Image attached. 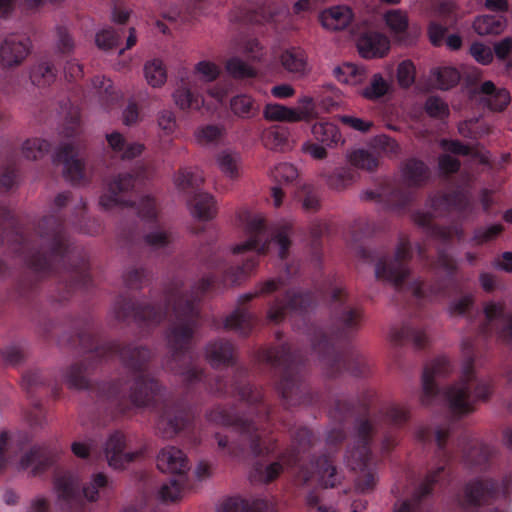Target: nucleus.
<instances>
[{"label":"nucleus","mask_w":512,"mask_h":512,"mask_svg":"<svg viewBox=\"0 0 512 512\" xmlns=\"http://www.w3.org/2000/svg\"><path fill=\"white\" fill-rule=\"evenodd\" d=\"M313 445V434L300 427L290 439V475L295 473L296 467L299 473L295 477L297 484H307L314 474H317L319 482L325 488H333L341 481V474L331 459L326 455L311 458L310 449Z\"/></svg>","instance_id":"nucleus-10"},{"label":"nucleus","mask_w":512,"mask_h":512,"mask_svg":"<svg viewBox=\"0 0 512 512\" xmlns=\"http://www.w3.org/2000/svg\"><path fill=\"white\" fill-rule=\"evenodd\" d=\"M216 162L220 171L230 179L240 176L241 155L230 149L220 151L216 156Z\"/></svg>","instance_id":"nucleus-38"},{"label":"nucleus","mask_w":512,"mask_h":512,"mask_svg":"<svg viewBox=\"0 0 512 512\" xmlns=\"http://www.w3.org/2000/svg\"><path fill=\"white\" fill-rule=\"evenodd\" d=\"M261 295L274 296L267 312L268 320L274 324L282 322L288 310V284L281 279H271L262 283L255 292L245 293L239 297L238 307L224 320V328L233 330L242 337L249 336L256 323V317L245 305Z\"/></svg>","instance_id":"nucleus-9"},{"label":"nucleus","mask_w":512,"mask_h":512,"mask_svg":"<svg viewBox=\"0 0 512 512\" xmlns=\"http://www.w3.org/2000/svg\"><path fill=\"white\" fill-rule=\"evenodd\" d=\"M306 354L290 350V406L315 405L322 401L319 393L313 392L305 381Z\"/></svg>","instance_id":"nucleus-18"},{"label":"nucleus","mask_w":512,"mask_h":512,"mask_svg":"<svg viewBox=\"0 0 512 512\" xmlns=\"http://www.w3.org/2000/svg\"><path fill=\"white\" fill-rule=\"evenodd\" d=\"M387 40L379 33L365 34L358 41V51L363 58L371 59L375 57H382L383 53L380 51L379 45L387 48Z\"/></svg>","instance_id":"nucleus-40"},{"label":"nucleus","mask_w":512,"mask_h":512,"mask_svg":"<svg viewBox=\"0 0 512 512\" xmlns=\"http://www.w3.org/2000/svg\"><path fill=\"white\" fill-rule=\"evenodd\" d=\"M191 414L184 400L176 403L165 399L156 428L164 438H171L189 427Z\"/></svg>","instance_id":"nucleus-20"},{"label":"nucleus","mask_w":512,"mask_h":512,"mask_svg":"<svg viewBox=\"0 0 512 512\" xmlns=\"http://www.w3.org/2000/svg\"><path fill=\"white\" fill-rule=\"evenodd\" d=\"M432 212L424 213L417 211L413 213L414 223L423 229L431 240L443 246L449 245L455 236L459 240L464 237V230L460 225L441 227L433 223V216L441 215L444 212L456 211L461 214H468L472 211V204L467 194L461 190L450 193H438L429 199Z\"/></svg>","instance_id":"nucleus-11"},{"label":"nucleus","mask_w":512,"mask_h":512,"mask_svg":"<svg viewBox=\"0 0 512 512\" xmlns=\"http://www.w3.org/2000/svg\"><path fill=\"white\" fill-rule=\"evenodd\" d=\"M222 135L223 129L211 124L198 129L195 133L197 141L203 145L216 143Z\"/></svg>","instance_id":"nucleus-63"},{"label":"nucleus","mask_w":512,"mask_h":512,"mask_svg":"<svg viewBox=\"0 0 512 512\" xmlns=\"http://www.w3.org/2000/svg\"><path fill=\"white\" fill-rule=\"evenodd\" d=\"M56 448L47 445H35L25 453L19 463L22 470L31 469L33 475H40L58 461Z\"/></svg>","instance_id":"nucleus-25"},{"label":"nucleus","mask_w":512,"mask_h":512,"mask_svg":"<svg viewBox=\"0 0 512 512\" xmlns=\"http://www.w3.org/2000/svg\"><path fill=\"white\" fill-rule=\"evenodd\" d=\"M311 132L315 140L327 148H335L344 143L339 128L331 122H317L312 126Z\"/></svg>","instance_id":"nucleus-35"},{"label":"nucleus","mask_w":512,"mask_h":512,"mask_svg":"<svg viewBox=\"0 0 512 512\" xmlns=\"http://www.w3.org/2000/svg\"><path fill=\"white\" fill-rule=\"evenodd\" d=\"M432 74L435 77L437 87L441 90H449L460 81V73L453 67L437 68Z\"/></svg>","instance_id":"nucleus-49"},{"label":"nucleus","mask_w":512,"mask_h":512,"mask_svg":"<svg viewBox=\"0 0 512 512\" xmlns=\"http://www.w3.org/2000/svg\"><path fill=\"white\" fill-rule=\"evenodd\" d=\"M271 504L265 499H255L249 502L241 497L234 496L224 499L217 512H270Z\"/></svg>","instance_id":"nucleus-32"},{"label":"nucleus","mask_w":512,"mask_h":512,"mask_svg":"<svg viewBox=\"0 0 512 512\" xmlns=\"http://www.w3.org/2000/svg\"><path fill=\"white\" fill-rule=\"evenodd\" d=\"M297 169L290 164V184L295 188L294 198L306 212H316L320 209V194L318 189L309 182L298 179Z\"/></svg>","instance_id":"nucleus-28"},{"label":"nucleus","mask_w":512,"mask_h":512,"mask_svg":"<svg viewBox=\"0 0 512 512\" xmlns=\"http://www.w3.org/2000/svg\"><path fill=\"white\" fill-rule=\"evenodd\" d=\"M424 110L431 118L444 119L449 115V107L438 96H429L424 104Z\"/></svg>","instance_id":"nucleus-58"},{"label":"nucleus","mask_w":512,"mask_h":512,"mask_svg":"<svg viewBox=\"0 0 512 512\" xmlns=\"http://www.w3.org/2000/svg\"><path fill=\"white\" fill-rule=\"evenodd\" d=\"M473 94H481L480 103L493 111H503L510 102V93L505 88H497L492 81H485L472 90Z\"/></svg>","instance_id":"nucleus-30"},{"label":"nucleus","mask_w":512,"mask_h":512,"mask_svg":"<svg viewBox=\"0 0 512 512\" xmlns=\"http://www.w3.org/2000/svg\"><path fill=\"white\" fill-rule=\"evenodd\" d=\"M288 139V130L281 125H273L265 133V145L272 150L283 151L286 147Z\"/></svg>","instance_id":"nucleus-47"},{"label":"nucleus","mask_w":512,"mask_h":512,"mask_svg":"<svg viewBox=\"0 0 512 512\" xmlns=\"http://www.w3.org/2000/svg\"><path fill=\"white\" fill-rule=\"evenodd\" d=\"M204 354L207 362L214 369L234 367L237 364L235 345L223 338L208 342L205 346Z\"/></svg>","instance_id":"nucleus-27"},{"label":"nucleus","mask_w":512,"mask_h":512,"mask_svg":"<svg viewBox=\"0 0 512 512\" xmlns=\"http://www.w3.org/2000/svg\"><path fill=\"white\" fill-rule=\"evenodd\" d=\"M232 112L242 118H252L259 113V106L246 94L233 97L230 101Z\"/></svg>","instance_id":"nucleus-43"},{"label":"nucleus","mask_w":512,"mask_h":512,"mask_svg":"<svg viewBox=\"0 0 512 512\" xmlns=\"http://www.w3.org/2000/svg\"><path fill=\"white\" fill-rule=\"evenodd\" d=\"M145 78L152 87H161L167 79L166 69L162 61L154 59L144 66Z\"/></svg>","instance_id":"nucleus-46"},{"label":"nucleus","mask_w":512,"mask_h":512,"mask_svg":"<svg viewBox=\"0 0 512 512\" xmlns=\"http://www.w3.org/2000/svg\"><path fill=\"white\" fill-rule=\"evenodd\" d=\"M93 88L96 90L98 97L108 103L117 99L112 81L104 76H96L92 80Z\"/></svg>","instance_id":"nucleus-57"},{"label":"nucleus","mask_w":512,"mask_h":512,"mask_svg":"<svg viewBox=\"0 0 512 512\" xmlns=\"http://www.w3.org/2000/svg\"><path fill=\"white\" fill-rule=\"evenodd\" d=\"M486 327L484 332L494 331L507 343H512V314L507 312L501 303L487 302L484 306Z\"/></svg>","instance_id":"nucleus-23"},{"label":"nucleus","mask_w":512,"mask_h":512,"mask_svg":"<svg viewBox=\"0 0 512 512\" xmlns=\"http://www.w3.org/2000/svg\"><path fill=\"white\" fill-rule=\"evenodd\" d=\"M447 475L444 464L429 472L425 480L416 486L412 497L403 501L394 512H432L430 498L433 486L444 480ZM306 502L310 507H317L316 512H335L332 507L319 505V497L313 491L308 493Z\"/></svg>","instance_id":"nucleus-15"},{"label":"nucleus","mask_w":512,"mask_h":512,"mask_svg":"<svg viewBox=\"0 0 512 512\" xmlns=\"http://www.w3.org/2000/svg\"><path fill=\"white\" fill-rule=\"evenodd\" d=\"M361 199L382 203L388 210L398 211L412 201V193L401 186H392L378 190H366L361 193Z\"/></svg>","instance_id":"nucleus-26"},{"label":"nucleus","mask_w":512,"mask_h":512,"mask_svg":"<svg viewBox=\"0 0 512 512\" xmlns=\"http://www.w3.org/2000/svg\"><path fill=\"white\" fill-rule=\"evenodd\" d=\"M173 98L176 105L182 110H199L204 104L202 94L184 82L176 89Z\"/></svg>","instance_id":"nucleus-36"},{"label":"nucleus","mask_w":512,"mask_h":512,"mask_svg":"<svg viewBox=\"0 0 512 512\" xmlns=\"http://www.w3.org/2000/svg\"><path fill=\"white\" fill-rule=\"evenodd\" d=\"M329 402V417L335 426L328 430L326 441L329 445H338L347 437L345 425L356 415L367 412L369 404L366 399L355 400L344 394L331 395Z\"/></svg>","instance_id":"nucleus-17"},{"label":"nucleus","mask_w":512,"mask_h":512,"mask_svg":"<svg viewBox=\"0 0 512 512\" xmlns=\"http://www.w3.org/2000/svg\"><path fill=\"white\" fill-rule=\"evenodd\" d=\"M504 26L502 19L490 15L478 17L473 23L475 32L481 36L499 34L503 31Z\"/></svg>","instance_id":"nucleus-45"},{"label":"nucleus","mask_w":512,"mask_h":512,"mask_svg":"<svg viewBox=\"0 0 512 512\" xmlns=\"http://www.w3.org/2000/svg\"><path fill=\"white\" fill-rule=\"evenodd\" d=\"M385 22L395 33H402L408 27L407 16L400 10H390L385 14Z\"/></svg>","instance_id":"nucleus-64"},{"label":"nucleus","mask_w":512,"mask_h":512,"mask_svg":"<svg viewBox=\"0 0 512 512\" xmlns=\"http://www.w3.org/2000/svg\"><path fill=\"white\" fill-rule=\"evenodd\" d=\"M157 467L162 472L177 475L161 486L159 498L165 503L179 500L186 486V472L189 470L186 455L179 448L167 446L157 456Z\"/></svg>","instance_id":"nucleus-13"},{"label":"nucleus","mask_w":512,"mask_h":512,"mask_svg":"<svg viewBox=\"0 0 512 512\" xmlns=\"http://www.w3.org/2000/svg\"><path fill=\"white\" fill-rule=\"evenodd\" d=\"M465 363L460 379L445 390L439 388V381L452 371V365L446 357H438L427 364L422 373L421 403L424 406L444 404L458 417L474 410L478 400H486L491 393L490 384L479 378L473 367V343L470 339L462 341Z\"/></svg>","instance_id":"nucleus-5"},{"label":"nucleus","mask_w":512,"mask_h":512,"mask_svg":"<svg viewBox=\"0 0 512 512\" xmlns=\"http://www.w3.org/2000/svg\"><path fill=\"white\" fill-rule=\"evenodd\" d=\"M457 448L462 452L464 464L471 468L483 469L492 455V449L478 439L462 433L457 441Z\"/></svg>","instance_id":"nucleus-24"},{"label":"nucleus","mask_w":512,"mask_h":512,"mask_svg":"<svg viewBox=\"0 0 512 512\" xmlns=\"http://www.w3.org/2000/svg\"><path fill=\"white\" fill-rule=\"evenodd\" d=\"M429 176V168L422 160L410 158L402 166L404 184H398L397 186L406 188L413 194L411 188H418L424 185Z\"/></svg>","instance_id":"nucleus-31"},{"label":"nucleus","mask_w":512,"mask_h":512,"mask_svg":"<svg viewBox=\"0 0 512 512\" xmlns=\"http://www.w3.org/2000/svg\"><path fill=\"white\" fill-rule=\"evenodd\" d=\"M391 338L397 344L412 343L415 349H422L427 342L424 331L410 323L404 324L400 329H393Z\"/></svg>","instance_id":"nucleus-37"},{"label":"nucleus","mask_w":512,"mask_h":512,"mask_svg":"<svg viewBox=\"0 0 512 512\" xmlns=\"http://www.w3.org/2000/svg\"><path fill=\"white\" fill-rule=\"evenodd\" d=\"M53 487L59 508L72 512L81 508L84 498L95 502L101 495H106L112 490V482L104 473L98 472L81 489L77 474L57 466L54 470Z\"/></svg>","instance_id":"nucleus-12"},{"label":"nucleus","mask_w":512,"mask_h":512,"mask_svg":"<svg viewBox=\"0 0 512 512\" xmlns=\"http://www.w3.org/2000/svg\"><path fill=\"white\" fill-rule=\"evenodd\" d=\"M271 177L276 185L272 187L273 204L276 208L282 204L285 195V188L288 185V165L280 163L271 171Z\"/></svg>","instance_id":"nucleus-41"},{"label":"nucleus","mask_w":512,"mask_h":512,"mask_svg":"<svg viewBox=\"0 0 512 512\" xmlns=\"http://www.w3.org/2000/svg\"><path fill=\"white\" fill-rule=\"evenodd\" d=\"M317 116L318 111L316 110V105L311 97L305 96L299 100L296 108L290 107V122L306 120Z\"/></svg>","instance_id":"nucleus-50"},{"label":"nucleus","mask_w":512,"mask_h":512,"mask_svg":"<svg viewBox=\"0 0 512 512\" xmlns=\"http://www.w3.org/2000/svg\"><path fill=\"white\" fill-rule=\"evenodd\" d=\"M69 332L59 342H67L88 354L84 361L71 364L64 372L63 379L71 389H90L88 370L93 366L118 357L130 374V379H118L102 383L98 388L99 398L107 403L112 418L124 416L134 408H157L163 399L164 387L149 372L153 352L134 344L104 340L95 325L85 319H69Z\"/></svg>","instance_id":"nucleus-3"},{"label":"nucleus","mask_w":512,"mask_h":512,"mask_svg":"<svg viewBox=\"0 0 512 512\" xmlns=\"http://www.w3.org/2000/svg\"><path fill=\"white\" fill-rule=\"evenodd\" d=\"M262 359L269 364L275 371L279 372L281 377V394L283 398L287 397V390L285 387L288 381V344L282 341L262 354Z\"/></svg>","instance_id":"nucleus-29"},{"label":"nucleus","mask_w":512,"mask_h":512,"mask_svg":"<svg viewBox=\"0 0 512 512\" xmlns=\"http://www.w3.org/2000/svg\"><path fill=\"white\" fill-rule=\"evenodd\" d=\"M69 140L62 143L52 155L55 165H63V174L72 184H80L85 178L84 163L81 160L84 144L79 135V121L74 118L64 129Z\"/></svg>","instance_id":"nucleus-14"},{"label":"nucleus","mask_w":512,"mask_h":512,"mask_svg":"<svg viewBox=\"0 0 512 512\" xmlns=\"http://www.w3.org/2000/svg\"><path fill=\"white\" fill-rule=\"evenodd\" d=\"M408 412L401 407L391 406L383 416L370 418H356L353 446L346 452L347 465L352 470H359L355 479V488L359 493L366 494L374 490L377 475L371 466V442L381 434L383 449H390L394 445L392 436L386 435L382 419L395 427H400L408 420Z\"/></svg>","instance_id":"nucleus-7"},{"label":"nucleus","mask_w":512,"mask_h":512,"mask_svg":"<svg viewBox=\"0 0 512 512\" xmlns=\"http://www.w3.org/2000/svg\"><path fill=\"white\" fill-rule=\"evenodd\" d=\"M124 284L130 290H140L149 280V271L145 268H132L124 276Z\"/></svg>","instance_id":"nucleus-55"},{"label":"nucleus","mask_w":512,"mask_h":512,"mask_svg":"<svg viewBox=\"0 0 512 512\" xmlns=\"http://www.w3.org/2000/svg\"><path fill=\"white\" fill-rule=\"evenodd\" d=\"M352 11L347 6H334L322 11L319 15L321 25L331 31L344 30L352 20Z\"/></svg>","instance_id":"nucleus-33"},{"label":"nucleus","mask_w":512,"mask_h":512,"mask_svg":"<svg viewBox=\"0 0 512 512\" xmlns=\"http://www.w3.org/2000/svg\"><path fill=\"white\" fill-rule=\"evenodd\" d=\"M314 302L315 298L312 293L295 292L292 289H290V319L292 318V312H305L314 304Z\"/></svg>","instance_id":"nucleus-56"},{"label":"nucleus","mask_w":512,"mask_h":512,"mask_svg":"<svg viewBox=\"0 0 512 512\" xmlns=\"http://www.w3.org/2000/svg\"><path fill=\"white\" fill-rule=\"evenodd\" d=\"M225 68L228 74L236 79L252 78L256 76V71L238 57L228 59Z\"/></svg>","instance_id":"nucleus-52"},{"label":"nucleus","mask_w":512,"mask_h":512,"mask_svg":"<svg viewBox=\"0 0 512 512\" xmlns=\"http://www.w3.org/2000/svg\"><path fill=\"white\" fill-rule=\"evenodd\" d=\"M122 34V29L115 30L111 27L102 29L96 34V45L102 50H111L118 46Z\"/></svg>","instance_id":"nucleus-51"},{"label":"nucleus","mask_w":512,"mask_h":512,"mask_svg":"<svg viewBox=\"0 0 512 512\" xmlns=\"http://www.w3.org/2000/svg\"><path fill=\"white\" fill-rule=\"evenodd\" d=\"M397 81L402 88H409L415 81V66L410 60L402 61L397 67Z\"/></svg>","instance_id":"nucleus-62"},{"label":"nucleus","mask_w":512,"mask_h":512,"mask_svg":"<svg viewBox=\"0 0 512 512\" xmlns=\"http://www.w3.org/2000/svg\"><path fill=\"white\" fill-rule=\"evenodd\" d=\"M72 200V193H59L51 212L37 224L35 237L24 234L14 213L0 205V245L20 257L38 278L57 276L56 302L68 300L78 289L88 290L92 286L89 262L86 256L71 241L67 226L87 235L100 231L96 219L86 217V202L79 198L74 204L71 218L66 221L62 209Z\"/></svg>","instance_id":"nucleus-2"},{"label":"nucleus","mask_w":512,"mask_h":512,"mask_svg":"<svg viewBox=\"0 0 512 512\" xmlns=\"http://www.w3.org/2000/svg\"><path fill=\"white\" fill-rule=\"evenodd\" d=\"M31 41L20 34H9L0 44V65L13 68L22 64L31 52Z\"/></svg>","instance_id":"nucleus-22"},{"label":"nucleus","mask_w":512,"mask_h":512,"mask_svg":"<svg viewBox=\"0 0 512 512\" xmlns=\"http://www.w3.org/2000/svg\"><path fill=\"white\" fill-rule=\"evenodd\" d=\"M46 385V378L38 370H30L23 374L21 386L28 393L32 394L38 388Z\"/></svg>","instance_id":"nucleus-61"},{"label":"nucleus","mask_w":512,"mask_h":512,"mask_svg":"<svg viewBox=\"0 0 512 512\" xmlns=\"http://www.w3.org/2000/svg\"><path fill=\"white\" fill-rule=\"evenodd\" d=\"M56 73L57 70L52 63L41 61L31 69L30 79L34 85L45 87L54 82Z\"/></svg>","instance_id":"nucleus-42"},{"label":"nucleus","mask_w":512,"mask_h":512,"mask_svg":"<svg viewBox=\"0 0 512 512\" xmlns=\"http://www.w3.org/2000/svg\"><path fill=\"white\" fill-rule=\"evenodd\" d=\"M136 180V176L128 172L119 173L117 176L109 179L106 182L103 194L100 196L99 204L105 210L117 206H136L139 217L155 224L154 228L143 237L145 245L152 251L165 249L173 241L172 232L158 223V207L153 197L144 196L137 204L132 200L131 196Z\"/></svg>","instance_id":"nucleus-8"},{"label":"nucleus","mask_w":512,"mask_h":512,"mask_svg":"<svg viewBox=\"0 0 512 512\" xmlns=\"http://www.w3.org/2000/svg\"><path fill=\"white\" fill-rule=\"evenodd\" d=\"M109 147L123 160H131L142 154L144 145L139 142H127L119 132H112L106 135Z\"/></svg>","instance_id":"nucleus-34"},{"label":"nucleus","mask_w":512,"mask_h":512,"mask_svg":"<svg viewBox=\"0 0 512 512\" xmlns=\"http://www.w3.org/2000/svg\"><path fill=\"white\" fill-rule=\"evenodd\" d=\"M51 149V144L40 138L28 139L22 146V153L26 159L37 160L46 155Z\"/></svg>","instance_id":"nucleus-48"},{"label":"nucleus","mask_w":512,"mask_h":512,"mask_svg":"<svg viewBox=\"0 0 512 512\" xmlns=\"http://www.w3.org/2000/svg\"><path fill=\"white\" fill-rule=\"evenodd\" d=\"M356 172L352 167L336 168L332 173H321L326 185L333 190H343L355 181Z\"/></svg>","instance_id":"nucleus-39"},{"label":"nucleus","mask_w":512,"mask_h":512,"mask_svg":"<svg viewBox=\"0 0 512 512\" xmlns=\"http://www.w3.org/2000/svg\"><path fill=\"white\" fill-rule=\"evenodd\" d=\"M349 161L353 167L374 170L378 165L377 158L367 150L358 149L349 155Z\"/></svg>","instance_id":"nucleus-53"},{"label":"nucleus","mask_w":512,"mask_h":512,"mask_svg":"<svg viewBox=\"0 0 512 512\" xmlns=\"http://www.w3.org/2000/svg\"><path fill=\"white\" fill-rule=\"evenodd\" d=\"M503 230L501 224H491L488 226H481L474 230L471 239L476 245H482L495 239Z\"/></svg>","instance_id":"nucleus-59"},{"label":"nucleus","mask_w":512,"mask_h":512,"mask_svg":"<svg viewBox=\"0 0 512 512\" xmlns=\"http://www.w3.org/2000/svg\"><path fill=\"white\" fill-rule=\"evenodd\" d=\"M203 180L202 173L192 168L181 169L175 176L176 186L187 194H193L189 200L192 215L199 220L208 221L216 216L217 204L211 194L198 192Z\"/></svg>","instance_id":"nucleus-16"},{"label":"nucleus","mask_w":512,"mask_h":512,"mask_svg":"<svg viewBox=\"0 0 512 512\" xmlns=\"http://www.w3.org/2000/svg\"><path fill=\"white\" fill-rule=\"evenodd\" d=\"M363 311L341 286L331 291L330 325L328 329L317 327L311 337V348L329 378L347 372L352 376H363L366 366L361 355L354 350L339 351L332 342L352 338L360 329Z\"/></svg>","instance_id":"nucleus-4"},{"label":"nucleus","mask_w":512,"mask_h":512,"mask_svg":"<svg viewBox=\"0 0 512 512\" xmlns=\"http://www.w3.org/2000/svg\"><path fill=\"white\" fill-rule=\"evenodd\" d=\"M282 471V465L278 461L270 463L257 461L254 465L252 477L264 483L275 480Z\"/></svg>","instance_id":"nucleus-44"},{"label":"nucleus","mask_w":512,"mask_h":512,"mask_svg":"<svg viewBox=\"0 0 512 512\" xmlns=\"http://www.w3.org/2000/svg\"><path fill=\"white\" fill-rule=\"evenodd\" d=\"M104 453L108 465L115 470L125 469L143 454L142 450L132 451L129 448L126 435L119 430L109 435L105 443Z\"/></svg>","instance_id":"nucleus-21"},{"label":"nucleus","mask_w":512,"mask_h":512,"mask_svg":"<svg viewBox=\"0 0 512 512\" xmlns=\"http://www.w3.org/2000/svg\"><path fill=\"white\" fill-rule=\"evenodd\" d=\"M412 245L402 239L392 255L381 256L375 264V277L392 284L398 293L409 294L415 299L426 296L430 291L434 295L447 296L459 290L455 276V265L445 253L438 248L439 263L443 274L433 285L417 280H409V261L412 258Z\"/></svg>","instance_id":"nucleus-6"},{"label":"nucleus","mask_w":512,"mask_h":512,"mask_svg":"<svg viewBox=\"0 0 512 512\" xmlns=\"http://www.w3.org/2000/svg\"><path fill=\"white\" fill-rule=\"evenodd\" d=\"M388 91V84L381 74H374L370 84L361 92V95L369 100H376L384 96Z\"/></svg>","instance_id":"nucleus-54"},{"label":"nucleus","mask_w":512,"mask_h":512,"mask_svg":"<svg viewBox=\"0 0 512 512\" xmlns=\"http://www.w3.org/2000/svg\"><path fill=\"white\" fill-rule=\"evenodd\" d=\"M500 494H512V475L505 477L501 484L493 479H476L469 482L465 487L461 505L465 510L477 508Z\"/></svg>","instance_id":"nucleus-19"},{"label":"nucleus","mask_w":512,"mask_h":512,"mask_svg":"<svg viewBox=\"0 0 512 512\" xmlns=\"http://www.w3.org/2000/svg\"><path fill=\"white\" fill-rule=\"evenodd\" d=\"M307 56L301 48L290 47V74L300 77L307 72Z\"/></svg>","instance_id":"nucleus-60"},{"label":"nucleus","mask_w":512,"mask_h":512,"mask_svg":"<svg viewBox=\"0 0 512 512\" xmlns=\"http://www.w3.org/2000/svg\"><path fill=\"white\" fill-rule=\"evenodd\" d=\"M247 240L236 245L232 253L241 255L242 264L232 265L224 258V252L209 248L210 254L203 259L208 274L194 283L190 290L175 279L165 289L163 303L144 304L127 295H120L114 304L116 318L133 320L142 327H155L170 315L166 332L169 354L166 369L182 378L187 394L202 388L216 396L238 397L246 405L247 412L240 413L234 406L217 405L208 414L207 420L216 425L231 427L239 433L241 443L230 444L226 436L215 435L220 449L231 456L249 450L255 457L269 456L275 446L264 440V426L270 417V407L264 400L260 388L248 381V370L237 366L231 380L223 376L211 377L193 361L192 342L199 327L198 303L208 292L237 285L245 281L257 267L260 255L267 253L271 245L279 249L285 259L288 255V225L270 229L263 216L244 215L242 219Z\"/></svg>","instance_id":"nucleus-1"}]
</instances>
